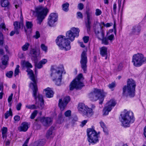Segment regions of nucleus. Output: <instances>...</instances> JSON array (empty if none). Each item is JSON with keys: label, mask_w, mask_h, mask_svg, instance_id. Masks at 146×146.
<instances>
[{"label": "nucleus", "mask_w": 146, "mask_h": 146, "mask_svg": "<svg viewBox=\"0 0 146 146\" xmlns=\"http://www.w3.org/2000/svg\"><path fill=\"white\" fill-rule=\"evenodd\" d=\"M26 72H28V74L31 80L33 81V83H30V86L32 85L33 87V96L35 99L36 102L35 105H27L26 108L29 109H34L38 108L40 109H42L44 106V101L42 95L38 94V88L36 86V80L35 76L33 71L31 69H28Z\"/></svg>", "instance_id": "1"}, {"label": "nucleus", "mask_w": 146, "mask_h": 146, "mask_svg": "<svg viewBox=\"0 0 146 146\" xmlns=\"http://www.w3.org/2000/svg\"><path fill=\"white\" fill-rule=\"evenodd\" d=\"M66 38L64 36L59 35L58 36L56 41L57 44L61 49H64L67 51L71 48L70 42L68 39L72 41L76 36L70 30L66 32Z\"/></svg>", "instance_id": "2"}, {"label": "nucleus", "mask_w": 146, "mask_h": 146, "mask_svg": "<svg viewBox=\"0 0 146 146\" xmlns=\"http://www.w3.org/2000/svg\"><path fill=\"white\" fill-rule=\"evenodd\" d=\"M106 94L107 93L104 92L103 90L95 88L89 94V98L93 101H95L99 99V104H102Z\"/></svg>", "instance_id": "3"}, {"label": "nucleus", "mask_w": 146, "mask_h": 146, "mask_svg": "<svg viewBox=\"0 0 146 146\" xmlns=\"http://www.w3.org/2000/svg\"><path fill=\"white\" fill-rule=\"evenodd\" d=\"M136 86L135 82L133 79H128L127 81V86H124L123 88V95L130 97H133L135 94V89Z\"/></svg>", "instance_id": "4"}, {"label": "nucleus", "mask_w": 146, "mask_h": 146, "mask_svg": "<svg viewBox=\"0 0 146 146\" xmlns=\"http://www.w3.org/2000/svg\"><path fill=\"white\" fill-rule=\"evenodd\" d=\"M84 78L82 74H80L70 84V89L73 90L74 88L80 89L84 86L83 82Z\"/></svg>", "instance_id": "5"}, {"label": "nucleus", "mask_w": 146, "mask_h": 146, "mask_svg": "<svg viewBox=\"0 0 146 146\" xmlns=\"http://www.w3.org/2000/svg\"><path fill=\"white\" fill-rule=\"evenodd\" d=\"M121 116V122L123 126L126 127L129 126L130 123H132L134 121L133 114L130 111H127Z\"/></svg>", "instance_id": "6"}, {"label": "nucleus", "mask_w": 146, "mask_h": 146, "mask_svg": "<svg viewBox=\"0 0 146 146\" xmlns=\"http://www.w3.org/2000/svg\"><path fill=\"white\" fill-rule=\"evenodd\" d=\"M36 12L37 15V23L40 25L48 11V9L42 6L38 7L36 8Z\"/></svg>", "instance_id": "7"}, {"label": "nucleus", "mask_w": 146, "mask_h": 146, "mask_svg": "<svg viewBox=\"0 0 146 146\" xmlns=\"http://www.w3.org/2000/svg\"><path fill=\"white\" fill-rule=\"evenodd\" d=\"M146 62V58L142 54L138 53L133 56L132 62L135 67H139Z\"/></svg>", "instance_id": "8"}, {"label": "nucleus", "mask_w": 146, "mask_h": 146, "mask_svg": "<svg viewBox=\"0 0 146 146\" xmlns=\"http://www.w3.org/2000/svg\"><path fill=\"white\" fill-rule=\"evenodd\" d=\"M64 67L62 65H60L54 68H52V73L51 74L53 79H62V74L64 70Z\"/></svg>", "instance_id": "9"}, {"label": "nucleus", "mask_w": 146, "mask_h": 146, "mask_svg": "<svg viewBox=\"0 0 146 146\" xmlns=\"http://www.w3.org/2000/svg\"><path fill=\"white\" fill-rule=\"evenodd\" d=\"M87 133L89 142L94 144L98 141V135L95 130L91 128L88 129Z\"/></svg>", "instance_id": "10"}, {"label": "nucleus", "mask_w": 146, "mask_h": 146, "mask_svg": "<svg viewBox=\"0 0 146 146\" xmlns=\"http://www.w3.org/2000/svg\"><path fill=\"white\" fill-rule=\"evenodd\" d=\"M90 9L89 7H87L86 10V13L87 15V19L85 22L86 27L88 32L90 31L91 29V20L92 19V12H90Z\"/></svg>", "instance_id": "11"}, {"label": "nucleus", "mask_w": 146, "mask_h": 146, "mask_svg": "<svg viewBox=\"0 0 146 146\" xmlns=\"http://www.w3.org/2000/svg\"><path fill=\"white\" fill-rule=\"evenodd\" d=\"M86 54V51H83L81 55V59L80 60L81 68L85 73L86 71L87 66L86 64L87 62V58Z\"/></svg>", "instance_id": "12"}, {"label": "nucleus", "mask_w": 146, "mask_h": 146, "mask_svg": "<svg viewBox=\"0 0 146 146\" xmlns=\"http://www.w3.org/2000/svg\"><path fill=\"white\" fill-rule=\"evenodd\" d=\"M40 122L42 125L46 128L50 126L52 123L53 119L49 117H44L40 119Z\"/></svg>", "instance_id": "13"}, {"label": "nucleus", "mask_w": 146, "mask_h": 146, "mask_svg": "<svg viewBox=\"0 0 146 146\" xmlns=\"http://www.w3.org/2000/svg\"><path fill=\"white\" fill-rule=\"evenodd\" d=\"M70 100V98L69 96H67L64 98L63 101H62V99H59L58 105L61 110L63 111L64 110L65 107Z\"/></svg>", "instance_id": "14"}, {"label": "nucleus", "mask_w": 146, "mask_h": 146, "mask_svg": "<svg viewBox=\"0 0 146 146\" xmlns=\"http://www.w3.org/2000/svg\"><path fill=\"white\" fill-rule=\"evenodd\" d=\"M58 17L56 13H52L50 15L48 19V23L50 26L53 27L54 26V23L57 21Z\"/></svg>", "instance_id": "15"}, {"label": "nucleus", "mask_w": 146, "mask_h": 146, "mask_svg": "<svg viewBox=\"0 0 146 146\" xmlns=\"http://www.w3.org/2000/svg\"><path fill=\"white\" fill-rule=\"evenodd\" d=\"M13 25L14 26V30H15L17 34H19L20 29L21 28L23 29V28L24 25L23 22L22 21H21L20 22L15 21Z\"/></svg>", "instance_id": "16"}, {"label": "nucleus", "mask_w": 146, "mask_h": 146, "mask_svg": "<svg viewBox=\"0 0 146 146\" xmlns=\"http://www.w3.org/2000/svg\"><path fill=\"white\" fill-rule=\"evenodd\" d=\"M31 54L32 55V57L34 58L33 60L35 63V65L36 66L37 63L38 62V61L37 57L39 56L40 52L36 51V50L34 49H33L31 51Z\"/></svg>", "instance_id": "17"}, {"label": "nucleus", "mask_w": 146, "mask_h": 146, "mask_svg": "<svg viewBox=\"0 0 146 146\" xmlns=\"http://www.w3.org/2000/svg\"><path fill=\"white\" fill-rule=\"evenodd\" d=\"M114 39L115 37L114 35L113 34H111L107 37H105L102 40V43L105 45H107L109 44L108 40H109L111 42L113 40H114Z\"/></svg>", "instance_id": "18"}, {"label": "nucleus", "mask_w": 146, "mask_h": 146, "mask_svg": "<svg viewBox=\"0 0 146 146\" xmlns=\"http://www.w3.org/2000/svg\"><path fill=\"white\" fill-rule=\"evenodd\" d=\"M97 23L98 22H97V24H94L93 26L95 34L104 30L103 26H102L100 23L98 25Z\"/></svg>", "instance_id": "19"}, {"label": "nucleus", "mask_w": 146, "mask_h": 146, "mask_svg": "<svg viewBox=\"0 0 146 146\" xmlns=\"http://www.w3.org/2000/svg\"><path fill=\"white\" fill-rule=\"evenodd\" d=\"M100 54L102 56L105 57L106 59L107 58V48L105 46L102 47L100 49Z\"/></svg>", "instance_id": "20"}, {"label": "nucleus", "mask_w": 146, "mask_h": 146, "mask_svg": "<svg viewBox=\"0 0 146 146\" xmlns=\"http://www.w3.org/2000/svg\"><path fill=\"white\" fill-rule=\"evenodd\" d=\"M46 92L45 94L46 97L50 98L53 97L54 92L49 87L44 90Z\"/></svg>", "instance_id": "21"}, {"label": "nucleus", "mask_w": 146, "mask_h": 146, "mask_svg": "<svg viewBox=\"0 0 146 146\" xmlns=\"http://www.w3.org/2000/svg\"><path fill=\"white\" fill-rule=\"evenodd\" d=\"M28 128V123L24 122L21 124V126L19 127V130L20 131H26Z\"/></svg>", "instance_id": "22"}, {"label": "nucleus", "mask_w": 146, "mask_h": 146, "mask_svg": "<svg viewBox=\"0 0 146 146\" xmlns=\"http://www.w3.org/2000/svg\"><path fill=\"white\" fill-rule=\"evenodd\" d=\"M83 113L84 115L89 117L91 116L93 114V112L92 109L88 108V107L84 111Z\"/></svg>", "instance_id": "23"}, {"label": "nucleus", "mask_w": 146, "mask_h": 146, "mask_svg": "<svg viewBox=\"0 0 146 146\" xmlns=\"http://www.w3.org/2000/svg\"><path fill=\"white\" fill-rule=\"evenodd\" d=\"M96 36L98 39L102 40H102L104 38V30H103L100 32L95 34Z\"/></svg>", "instance_id": "24"}, {"label": "nucleus", "mask_w": 146, "mask_h": 146, "mask_svg": "<svg viewBox=\"0 0 146 146\" xmlns=\"http://www.w3.org/2000/svg\"><path fill=\"white\" fill-rule=\"evenodd\" d=\"M116 103L115 101L113 99H111L106 104V106L108 107L112 108V107L114 106Z\"/></svg>", "instance_id": "25"}, {"label": "nucleus", "mask_w": 146, "mask_h": 146, "mask_svg": "<svg viewBox=\"0 0 146 146\" xmlns=\"http://www.w3.org/2000/svg\"><path fill=\"white\" fill-rule=\"evenodd\" d=\"M54 129L53 127H51L47 131L46 135V137L48 139L53 137L54 135L52 133V131Z\"/></svg>", "instance_id": "26"}, {"label": "nucleus", "mask_w": 146, "mask_h": 146, "mask_svg": "<svg viewBox=\"0 0 146 146\" xmlns=\"http://www.w3.org/2000/svg\"><path fill=\"white\" fill-rule=\"evenodd\" d=\"M141 30V27L139 25H137L134 27L132 30L133 33L138 34Z\"/></svg>", "instance_id": "27"}, {"label": "nucleus", "mask_w": 146, "mask_h": 146, "mask_svg": "<svg viewBox=\"0 0 146 146\" xmlns=\"http://www.w3.org/2000/svg\"><path fill=\"white\" fill-rule=\"evenodd\" d=\"M70 31H71L73 35L76 36H79L80 30L78 28L73 27L70 29Z\"/></svg>", "instance_id": "28"}, {"label": "nucleus", "mask_w": 146, "mask_h": 146, "mask_svg": "<svg viewBox=\"0 0 146 146\" xmlns=\"http://www.w3.org/2000/svg\"><path fill=\"white\" fill-rule=\"evenodd\" d=\"M87 107L88 106L83 103H81L79 104L78 109L80 111L83 112Z\"/></svg>", "instance_id": "29"}, {"label": "nucleus", "mask_w": 146, "mask_h": 146, "mask_svg": "<svg viewBox=\"0 0 146 146\" xmlns=\"http://www.w3.org/2000/svg\"><path fill=\"white\" fill-rule=\"evenodd\" d=\"M100 124L101 127L102 128L103 131L106 134H108V131L107 127L106 126V125L102 121L100 122Z\"/></svg>", "instance_id": "30"}, {"label": "nucleus", "mask_w": 146, "mask_h": 146, "mask_svg": "<svg viewBox=\"0 0 146 146\" xmlns=\"http://www.w3.org/2000/svg\"><path fill=\"white\" fill-rule=\"evenodd\" d=\"M64 117L62 116V113H60L58 115V119L57 120V122L59 123H62L64 120Z\"/></svg>", "instance_id": "31"}, {"label": "nucleus", "mask_w": 146, "mask_h": 146, "mask_svg": "<svg viewBox=\"0 0 146 146\" xmlns=\"http://www.w3.org/2000/svg\"><path fill=\"white\" fill-rule=\"evenodd\" d=\"M111 109L112 108H108L105 106L103 110V115H108L109 112L110 111Z\"/></svg>", "instance_id": "32"}, {"label": "nucleus", "mask_w": 146, "mask_h": 146, "mask_svg": "<svg viewBox=\"0 0 146 146\" xmlns=\"http://www.w3.org/2000/svg\"><path fill=\"white\" fill-rule=\"evenodd\" d=\"M9 5V3L8 0H1V5L2 7H7Z\"/></svg>", "instance_id": "33"}, {"label": "nucleus", "mask_w": 146, "mask_h": 146, "mask_svg": "<svg viewBox=\"0 0 146 146\" xmlns=\"http://www.w3.org/2000/svg\"><path fill=\"white\" fill-rule=\"evenodd\" d=\"M5 119H7L9 116H12V113L11 108H10L9 111H7L4 114Z\"/></svg>", "instance_id": "34"}, {"label": "nucleus", "mask_w": 146, "mask_h": 146, "mask_svg": "<svg viewBox=\"0 0 146 146\" xmlns=\"http://www.w3.org/2000/svg\"><path fill=\"white\" fill-rule=\"evenodd\" d=\"M69 6V4L67 3L63 4L62 5L63 10L66 12L68 10Z\"/></svg>", "instance_id": "35"}, {"label": "nucleus", "mask_w": 146, "mask_h": 146, "mask_svg": "<svg viewBox=\"0 0 146 146\" xmlns=\"http://www.w3.org/2000/svg\"><path fill=\"white\" fill-rule=\"evenodd\" d=\"M30 44L29 43L27 42L22 47V49L23 51H25L28 50Z\"/></svg>", "instance_id": "36"}, {"label": "nucleus", "mask_w": 146, "mask_h": 146, "mask_svg": "<svg viewBox=\"0 0 146 146\" xmlns=\"http://www.w3.org/2000/svg\"><path fill=\"white\" fill-rule=\"evenodd\" d=\"M26 26L27 29H31L33 26V24L31 22L27 21L26 23Z\"/></svg>", "instance_id": "37"}, {"label": "nucleus", "mask_w": 146, "mask_h": 146, "mask_svg": "<svg viewBox=\"0 0 146 146\" xmlns=\"http://www.w3.org/2000/svg\"><path fill=\"white\" fill-rule=\"evenodd\" d=\"M20 66L19 65H17L16 67L15 71V76H16V75H18L19 73V68Z\"/></svg>", "instance_id": "38"}, {"label": "nucleus", "mask_w": 146, "mask_h": 146, "mask_svg": "<svg viewBox=\"0 0 146 146\" xmlns=\"http://www.w3.org/2000/svg\"><path fill=\"white\" fill-rule=\"evenodd\" d=\"M4 43L2 33L0 32V46H2Z\"/></svg>", "instance_id": "39"}, {"label": "nucleus", "mask_w": 146, "mask_h": 146, "mask_svg": "<svg viewBox=\"0 0 146 146\" xmlns=\"http://www.w3.org/2000/svg\"><path fill=\"white\" fill-rule=\"evenodd\" d=\"M38 113L37 111L36 110H35L32 113L31 116L30 118L31 119H34L36 115Z\"/></svg>", "instance_id": "40"}, {"label": "nucleus", "mask_w": 146, "mask_h": 146, "mask_svg": "<svg viewBox=\"0 0 146 146\" xmlns=\"http://www.w3.org/2000/svg\"><path fill=\"white\" fill-rule=\"evenodd\" d=\"M41 49L45 52H46L47 50V47L44 44H42L40 45Z\"/></svg>", "instance_id": "41"}, {"label": "nucleus", "mask_w": 146, "mask_h": 146, "mask_svg": "<svg viewBox=\"0 0 146 146\" xmlns=\"http://www.w3.org/2000/svg\"><path fill=\"white\" fill-rule=\"evenodd\" d=\"M62 79H57L56 80L53 79V80L55 81V84L57 86H60L61 84Z\"/></svg>", "instance_id": "42"}, {"label": "nucleus", "mask_w": 146, "mask_h": 146, "mask_svg": "<svg viewBox=\"0 0 146 146\" xmlns=\"http://www.w3.org/2000/svg\"><path fill=\"white\" fill-rule=\"evenodd\" d=\"M116 86V84L115 82H114L111 84H109L108 86L109 88L110 89H112Z\"/></svg>", "instance_id": "43"}, {"label": "nucleus", "mask_w": 146, "mask_h": 146, "mask_svg": "<svg viewBox=\"0 0 146 146\" xmlns=\"http://www.w3.org/2000/svg\"><path fill=\"white\" fill-rule=\"evenodd\" d=\"M2 29L5 31L8 30V29L6 28L5 25L4 23H1L0 25V29Z\"/></svg>", "instance_id": "44"}, {"label": "nucleus", "mask_w": 146, "mask_h": 146, "mask_svg": "<svg viewBox=\"0 0 146 146\" xmlns=\"http://www.w3.org/2000/svg\"><path fill=\"white\" fill-rule=\"evenodd\" d=\"M71 111L70 110H68L64 113V115L66 117H68L71 115Z\"/></svg>", "instance_id": "45"}, {"label": "nucleus", "mask_w": 146, "mask_h": 146, "mask_svg": "<svg viewBox=\"0 0 146 146\" xmlns=\"http://www.w3.org/2000/svg\"><path fill=\"white\" fill-rule=\"evenodd\" d=\"M40 36V34L38 31H36V32L35 35L33 36V37L36 39H38Z\"/></svg>", "instance_id": "46"}, {"label": "nucleus", "mask_w": 146, "mask_h": 146, "mask_svg": "<svg viewBox=\"0 0 146 146\" xmlns=\"http://www.w3.org/2000/svg\"><path fill=\"white\" fill-rule=\"evenodd\" d=\"M101 10L99 9H96V10L95 15L96 16H99L102 14Z\"/></svg>", "instance_id": "47"}, {"label": "nucleus", "mask_w": 146, "mask_h": 146, "mask_svg": "<svg viewBox=\"0 0 146 146\" xmlns=\"http://www.w3.org/2000/svg\"><path fill=\"white\" fill-rule=\"evenodd\" d=\"M13 74V72L12 71H10L7 73L6 74V75L9 78H11Z\"/></svg>", "instance_id": "48"}, {"label": "nucleus", "mask_w": 146, "mask_h": 146, "mask_svg": "<svg viewBox=\"0 0 146 146\" xmlns=\"http://www.w3.org/2000/svg\"><path fill=\"white\" fill-rule=\"evenodd\" d=\"M7 127H3L1 129L2 133L7 134Z\"/></svg>", "instance_id": "49"}, {"label": "nucleus", "mask_w": 146, "mask_h": 146, "mask_svg": "<svg viewBox=\"0 0 146 146\" xmlns=\"http://www.w3.org/2000/svg\"><path fill=\"white\" fill-rule=\"evenodd\" d=\"M78 9L80 10H82L84 8V5L82 3H79L78 6Z\"/></svg>", "instance_id": "50"}, {"label": "nucleus", "mask_w": 146, "mask_h": 146, "mask_svg": "<svg viewBox=\"0 0 146 146\" xmlns=\"http://www.w3.org/2000/svg\"><path fill=\"white\" fill-rule=\"evenodd\" d=\"M84 42L85 43H87L89 40V37L88 36H85L83 38Z\"/></svg>", "instance_id": "51"}, {"label": "nucleus", "mask_w": 146, "mask_h": 146, "mask_svg": "<svg viewBox=\"0 0 146 146\" xmlns=\"http://www.w3.org/2000/svg\"><path fill=\"white\" fill-rule=\"evenodd\" d=\"M25 65L27 67L31 68L32 67V66L31 64L28 62H26L25 64Z\"/></svg>", "instance_id": "52"}, {"label": "nucleus", "mask_w": 146, "mask_h": 146, "mask_svg": "<svg viewBox=\"0 0 146 146\" xmlns=\"http://www.w3.org/2000/svg\"><path fill=\"white\" fill-rule=\"evenodd\" d=\"M47 60L46 59H44L40 61V62L42 65L45 64L47 62Z\"/></svg>", "instance_id": "53"}, {"label": "nucleus", "mask_w": 146, "mask_h": 146, "mask_svg": "<svg viewBox=\"0 0 146 146\" xmlns=\"http://www.w3.org/2000/svg\"><path fill=\"white\" fill-rule=\"evenodd\" d=\"M35 66L36 67H37V68L38 69H40L42 68V65L40 62H39L38 64H37V62L36 66L35 65Z\"/></svg>", "instance_id": "54"}, {"label": "nucleus", "mask_w": 146, "mask_h": 146, "mask_svg": "<svg viewBox=\"0 0 146 146\" xmlns=\"http://www.w3.org/2000/svg\"><path fill=\"white\" fill-rule=\"evenodd\" d=\"M20 119V117L19 115H16L14 117V119L15 121H18Z\"/></svg>", "instance_id": "55"}, {"label": "nucleus", "mask_w": 146, "mask_h": 146, "mask_svg": "<svg viewBox=\"0 0 146 146\" xmlns=\"http://www.w3.org/2000/svg\"><path fill=\"white\" fill-rule=\"evenodd\" d=\"M22 106V104L21 103H19L16 106L17 109L18 110H20L21 107Z\"/></svg>", "instance_id": "56"}, {"label": "nucleus", "mask_w": 146, "mask_h": 146, "mask_svg": "<svg viewBox=\"0 0 146 146\" xmlns=\"http://www.w3.org/2000/svg\"><path fill=\"white\" fill-rule=\"evenodd\" d=\"M30 139V138H27L25 141L24 144L22 146H28L27 144L28 143Z\"/></svg>", "instance_id": "57"}, {"label": "nucleus", "mask_w": 146, "mask_h": 146, "mask_svg": "<svg viewBox=\"0 0 146 146\" xmlns=\"http://www.w3.org/2000/svg\"><path fill=\"white\" fill-rule=\"evenodd\" d=\"M123 68V65L121 63H120L118 67V71H120Z\"/></svg>", "instance_id": "58"}, {"label": "nucleus", "mask_w": 146, "mask_h": 146, "mask_svg": "<svg viewBox=\"0 0 146 146\" xmlns=\"http://www.w3.org/2000/svg\"><path fill=\"white\" fill-rule=\"evenodd\" d=\"M78 16L80 18L82 19L83 17L82 14L80 12H78L77 13Z\"/></svg>", "instance_id": "59"}, {"label": "nucleus", "mask_w": 146, "mask_h": 146, "mask_svg": "<svg viewBox=\"0 0 146 146\" xmlns=\"http://www.w3.org/2000/svg\"><path fill=\"white\" fill-rule=\"evenodd\" d=\"M87 122V120H84L82 121L80 126L82 127H83L84 126Z\"/></svg>", "instance_id": "60"}, {"label": "nucleus", "mask_w": 146, "mask_h": 146, "mask_svg": "<svg viewBox=\"0 0 146 146\" xmlns=\"http://www.w3.org/2000/svg\"><path fill=\"white\" fill-rule=\"evenodd\" d=\"M13 94L12 93L11 94V95L9 96V97L8 98V101L9 102H10L12 99V97L13 96Z\"/></svg>", "instance_id": "61"}, {"label": "nucleus", "mask_w": 146, "mask_h": 146, "mask_svg": "<svg viewBox=\"0 0 146 146\" xmlns=\"http://www.w3.org/2000/svg\"><path fill=\"white\" fill-rule=\"evenodd\" d=\"M15 33L17 34V33L16 32L15 30L14 29V31H12L10 33V36H12Z\"/></svg>", "instance_id": "62"}, {"label": "nucleus", "mask_w": 146, "mask_h": 146, "mask_svg": "<svg viewBox=\"0 0 146 146\" xmlns=\"http://www.w3.org/2000/svg\"><path fill=\"white\" fill-rule=\"evenodd\" d=\"M2 63L3 65L5 66L7 64V61L6 60H3L2 61Z\"/></svg>", "instance_id": "63"}, {"label": "nucleus", "mask_w": 146, "mask_h": 146, "mask_svg": "<svg viewBox=\"0 0 146 146\" xmlns=\"http://www.w3.org/2000/svg\"><path fill=\"white\" fill-rule=\"evenodd\" d=\"M116 4L115 3H114L113 5V10L114 12L115 13L116 12Z\"/></svg>", "instance_id": "64"}]
</instances>
